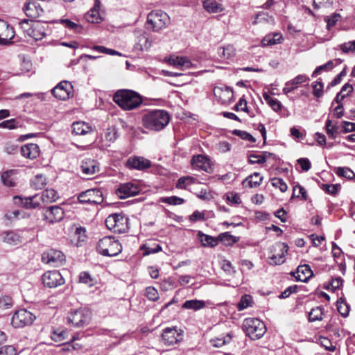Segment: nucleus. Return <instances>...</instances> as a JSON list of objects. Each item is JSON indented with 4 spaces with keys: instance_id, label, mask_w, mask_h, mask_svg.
Instances as JSON below:
<instances>
[{
    "instance_id": "obj_27",
    "label": "nucleus",
    "mask_w": 355,
    "mask_h": 355,
    "mask_svg": "<svg viewBox=\"0 0 355 355\" xmlns=\"http://www.w3.org/2000/svg\"><path fill=\"white\" fill-rule=\"evenodd\" d=\"M111 247V236H107L100 239L96 250L98 252L103 256L110 257L109 249Z\"/></svg>"
},
{
    "instance_id": "obj_53",
    "label": "nucleus",
    "mask_w": 355,
    "mask_h": 355,
    "mask_svg": "<svg viewBox=\"0 0 355 355\" xmlns=\"http://www.w3.org/2000/svg\"><path fill=\"white\" fill-rule=\"evenodd\" d=\"M161 202L171 205H179L184 202V200L178 196H170L165 197L161 199Z\"/></svg>"
},
{
    "instance_id": "obj_62",
    "label": "nucleus",
    "mask_w": 355,
    "mask_h": 355,
    "mask_svg": "<svg viewBox=\"0 0 355 355\" xmlns=\"http://www.w3.org/2000/svg\"><path fill=\"white\" fill-rule=\"evenodd\" d=\"M17 351L12 345H4L0 347V355H16Z\"/></svg>"
},
{
    "instance_id": "obj_10",
    "label": "nucleus",
    "mask_w": 355,
    "mask_h": 355,
    "mask_svg": "<svg viewBox=\"0 0 355 355\" xmlns=\"http://www.w3.org/2000/svg\"><path fill=\"white\" fill-rule=\"evenodd\" d=\"M44 286L49 288H55L64 284V279L58 270L47 271L42 275Z\"/></svg>"
},
{
    "instance_id": "obj_60",
    "label": "nucleus",
    "mask_w": 355,
    "mask_h": 355,
    "mask_svg": "<svg viewBox=\"0 0 355 355\" xmlns=\"http://www.w3.org/2000/svg\"><path fill=\"white\" fill-rule=\"evenodd\" d=\"M141 249L144 250V255L146 256L150 254H154L161 251L162 247L159 244H156L155 247H150L144 245L141 247Z\"/></svg>"
},
{
    "instance_id": "obj_32",
    "label": "nucleus",
    "mask_w": 355,
    "mask_h": 355,
    "mask_svg": "<svg viewBox=\"0 0 355 355\" xmlns=\"http://www.w3.org/2000/svg\"><path fill=\"white\" fill-rule=\"evenodd\" d=\"M40 197L44 203H52L59 198L58 192L53 189H46Z\"/></svg>"
},
{
    "instance_id": "obj_41",
    "label": "nucleus",
    "mask_w": 355,
    "mask_h": 355,
    "mask_svg": "<svg viewBox=\"0 0 355 355\" xmlns=\"http://www.w3.org/2000/svg\"><path fill=\"white\" fill-rule=\"evenodd\" d=\"M323 315V309L321 306L313 308L309 313V320L315 322L322 320Z\"/></svg>"
},
{
    "instance_id": "obj_49",
    "label": "nucleus",
    "mask_w": 355,
    "mask_h": 355,
    "mask_svg": "<svg viewBox=\"0 0 355 355\" xmlns=\"http://www.w3.org/2000/svg\"><path fill=\"white\" fill-rule=\"evenodd\" d=\"M79 282L87 284L88 286H92L95 284V280L92 277L88 272H82L79 275Z\"/></svg>"
},
{
    "instance_id": "obj_43",
    "label": "nucleus",
    "mask_w": 355,
    "mask_h": 355,
    "mask_svg": "<svg viewBox=\"0 0 355 355\" xmlns=\"http://www.w3.org/2000/svg\"><path fill=\"white\" fill-rule=\"evenodd\" d=\"M325 128L327 135L329 138L336 139L338 135V128L336 125H332V121L327 119L325 123Z\"/></svg>"
},
{
    "instance_id": "obj_46",
    "label": "nucleus",
    "mask_w": 355,
    "mask_h": 355,
    "mask_svg": "<svg viewBox=\"0 0 355 355\" xmlns=\"http://www.w3.org/2000/svg\"><path fill=\"white\" fill-rule=\"evenodd\" d=\"M12 173L13 172L12 171H6L2 173L1 181L5 186L9 187H12L15 186V180L12 177Z\"/></svg>"
},
{
    "instance_id": "obj_26",
    "label": "nucleus",
    "mask_w": 355,
    "mask_h": 355,
    "mask_svg": "<svg viewBox=\"0 0 355 355\" xmlns=\"http://www.w3.org/2000/svg\"><path fill=\"white\" fill-rule=\"evenodd\" d=\"M277 247L278 248L280 253L278 254H273L270 257V264L272 265H280L284 263L285 254L287 253L288 249V245L284 243L277 244Z\"/></svg>"
},
{
    "instance_id": "obj_11",
    "label": "nucleus",
    "mask_w": 355,
    "mask_h": 355,
    "mask_svg": "<svg viewBox=\"0 0 355 355\" xmlns=\"http://www.w3.org/2000/svg\"><path fill=\"white\" fill-rule=\"evenodd\" d=\"M191 164L193 169L201 170L208 173L214 171L210 159L203 155H196L192 157Z\"/></svg>"
},
{
    "instance_id": "obj_57",
    "label": "nucleus",
    "mask_w": 355,
    "mask_h": 355,
    "mask_svg": "<svg viewBox=\"0 0 355 355\" xmlns=\"http://www.w3.org/2000/svg\"><path fill=\"white\" fill-rule=\"evenodd\" d=\"M19 126V123L15 119L3 121L0 123L1 128H6L9 130L17 128Z\"/></svg>"
},
{
    "instance_id": "obj_13",
    "label": "nucleus",
    "mask_w": 355,
    "mask_h": 355,
    "mask_svg": "<svg viewBox=\"0 0 355 355\" xmlns=\"http://www.w3.org/2000/svg\"><path fill=\"white\" fill-rule=\"evenodd\" d=\"M78 200L81 203L100 204L103 202L102 192L96 189H88L79 194Z\"/></svg>"
},
{
    "instance_id": "obj_51",
    "label": "nucleus",
    "mask_w": 355,
    "mask_h": 355,
    "mask_svg": "<svg viewBox=\"0 0 355 355\" xmlns=\"http://www.w3.org/2000/svg\"><path fill=\"white\" fill-rule=\"evenodd\" d=\"M313 94L316 98H320L323 95L324 84L320 79L315 81L313 85Z\"/></svg>"
},
{
    "instance_id": "obj_56",
    "label": "nucleus",
    "mask_w": 355,
    "mask_h": 355,
    "mask_svg": "<svg viewBox=\"0 0 355 355\" xmlns=\"http://www.w3.org/2000/svg\"><path fill=\"white\" fill-rule=\"evenodd\" d=\"M296 196L297 198H301L306 200L307 199V194L306 189L300 185H296L293 187V193L292 198Z\"/></svg>"
},
{
    "instance_id": "obj_14",
    "label": "nucleus",
    "mask_w": 355,
    "mask_h": 355,
    "mask_svg": "<svg viewBox=\"0 0 355 355\" xmlns=\"http://www.w3.org/2000/svg\"><path fill=\"white\" fill-rule=\"evenodd\" d=\"M44 219L49 223L60 222L64 216V210L58 205L51 206L46 209L44 214Z\"/></svg>"
},
{
    "instance_id": "obj_17",
    "label": "nucleus",
    "mask_w": 355,
    "mask_h": 355,
    "mask_svg": "<svg viewBox=\"0 0 355 355\" xmlns=\"http://www.w3.org/2000/svg\"><path fill=\"white\" fill-rule=\"evenodd\" d=\"M214 93L222 104H230L233 101L234 93L230 87H216L214 89Z\"/></svg>"
},
{
    "instance_id": "obj_21",
    "label": "nucleus",
    "mask_w": 355,
    "mask_h": 355,
    "mask_svg": "<svg viewBox=\"0 0 355 355\" xmlns=\"http://www.w3.org/2000/svg\"><path fill=\"white\" fill-rule=\"evenodd\" d=\"M80 168L82 173L87 176L93 175L99 171L96 161L91 159H83L81 162Z\"/></svg>"
},
{
    "instance_id": "obj_8",
    "label": "nucleus",
    "mask_w": 355,
    "mask_h": 355,
    "mask_svg": "<svg viewBox=\"0 0 355 355\" xmlns=\"http://www.w3.org/2000/svg\"><path fill=\"white\" fill-rule=\"evenodd\" d=\"M73 87L69 81H62L53 89V95L58 99L65 101L73 96Z\"/></svg>"
},
{
    "instance_id": "obj_45",
    "label": "nucleus",
    "mask_w": 355,
    "mask_h": 355,
    "mask_svg": "<svg viewBox=\"0 0 355 355\" xmlns=\"http://www.w3.org/2000/svg\"><path fill=\"white\" fill-rule=\"evenodd\" d=\"M252 304V297L250 295H244L241 297L240 301L237 304V309L239 311L244 310L245 309L251 306Z\"/></svg>"
},
{
    "instance_id": "obj_24",
    "label": "nucleus",
    "mask_w": 355,
    "mask_h": 355,
    "mask_svg": "<svg viewBox=\"0 0 355 355\" xmlns=\"http://www.w3.org/2000/svg\"><path fill=\"white\" fill-rule=\"evenodd\" d=\"M292 275L297 281L306 282L313 275V271L308 265L299 266L295 272H292Z\"/></svg>"
},
{
    "instance_id": "obj_6",
    "label": "nucleus",
    "mask_w": 355,
    "mask_h": 355,
    "mask_svg": "<svg viewBox=\"0 0 355 355\" xmlns=\"http://www.w3.org/2000/svg\"><path fill=\"white\" fill-rule=\"evenodd\" d=\"M36 316L31 311L21 309L15 312L11 324L15 328H21L33 324Z\"/></svg>"
},
{
    "instance_id": "obj_44",
    "label": "nucleus",
    "mask_w": 355,
    "mask_h": 355,
    "mask_svg": "<svg viewBox=\"0 0 355 355\" xmlns=\"http://www.w3.org/2000/svg\"><path fill=\"white\" fill-rule=\"evenodd\" d=\"M28 34L36 40H40L46 36L44 28L41 26H36L29 30Z\"/></svg>"
},
{
    "instance_id": "obj_25",
    "label": "nucleus",
    "mask_w": 355,
    "mask_h": 355,
    "mask_svg": "<svg viewBox=\"0 0 355 355\" xmlns=\"http://www.w3.org/2000/svg\"><path fill=\"white\" fill-rule=\"evenodd\" d=\"M14 37V31L6 21L0 19V44H4L9 37L11 40Z\"/></svg>"
},
{
    "instance_id": "obj_22",
    "label": "nucleus",
    "mask_w": 355,
    "mask_h": 355,
    "mask_svg": "<svg viewBox=\"0 0 355 355\" xmlns=\"http://www.w3.org/2000/svg\"><path fill=\"white\" fill-rule=\"evenodd\" d=\"M21 154L25 158L34 159L40 155V148L36 144H26L21 147Z\"/></svg>"
},
{
    "instance_id": "obj_40",
    "label": "nucleus",
    "mask_w": 355,
    "mask_h": 355,
    "mask_svg": "<svg viewBox=\"0 0 355 355\" xmlns=\"http://www.w3.org/2000/svg\"><path fill=\"white\" fill-rule=\"evenodd\" d=\"M199 236L201 238V242L203 246L215 247L218 243V237L214 238L211 236L199 232Z\"/></svg>"
},
{
    "instance_id": "obj_54",
    "label": "nucleus",
    "mask_w": 355,
    "mask_h": 355,
    "mask_svg": "<svg viewBox=\"0 0 355 355\" xmlns=\"http://www.w3.org/2000/svg\"><path fill=\"white\" fill-rule=\"evenodd\" d=\"M270 182L274 187L278 188L282 192H285L288 189L286 183L282 178H273Z\"/></svg>"
},
{
    "instance_id": "obj_39",
    "label": "nucleus",
    "mask_w": 355,
    "mask_h": 355,
    "mask_svg": "<svg viewBox=\"0 0 355 355\" xmlns=\"http://www.w3.org/2000/svg\"><path fill=\"white\" fill-rule=\"evenodd\" d=\"M282 35L279 33L268 35L263 38L261 44L263 46H270L280 43Z\"/></svg>"
},
{
    "instance_id": "obj_31",
    "label": "nucleus",
    "mask_w": 355,
    "mask_h": 355,
    "mask_svg": "<svg viewBox=\"0 0 355 355\" xmlns=\"http://www.w3.org/2000/svg\"><path fill=\"white\" fill-rule=\"evenodd\" d=\"M263 178L257 172L247 177L243 181V184L248 186L250 188L259 187L262 182Z\"/></svg>"
},
{
    "instance_id": "obj_5",
    "label": "nucleus",
    "mask_w": 355,
    "mask_h": 355,
    "mask_svg": "<svg viewBox=\"0 0 355 355\" xmlns=\"http://www.w3.org/2000/svg\"><path fill=\"white\" fill-rule=\"evenodd\" d=\"M91 312L87 309H78L71 311L67 317V324L73 327H82L89 324Z\"/></svg>"
},
{
    "instance_id": "obj_1",
    "label": "nucleus",
    "mask_w": 355,
    "mask_h": 355,
    "mask_svg": "<svg viewBox=\"0 0 355 355\" xmlns=\"http://www.w3.org/2000/svg\"><path fill=\"white\" fill-rule=\"evenodd\" d=\"M112 100L123 110L137 109L143 103V98L139 93L125 89L117 90Z\"/></svg>"
},
{
    "instance_id": "obj_23",
    "label": "nucleus",
    "mask_w": 355,
    "mask_h": 355,
    "mask_svg": "<svg viewBox=\"0 0 355 355\" xmlns=\"http://www.w3.org/2000/svg\"><path fill=\"white\" fill-rule=\"evenodd\" d=\"M15 198L18 199L22 207L26 209H36L40 206L41 199L39 195L24 198L16 196Z\"/></svg>"
},
{
    "instance_id": "obj_59",
    "label": "nucleus",
    "mask_w": 355,
    "mask_h": 355,
    "mask_svg": "<svg viewBox=\"0 0 355 355\" xmlns=\"http://www.w3.org/2000/svg\"><path fill=\"white\" fill-rule=\"evenodd\" d=\"M13 304L10 296L3 295L0 297V309H10Z\"/></svg>"
},
{
    "instance_id": "obj_38",
    "label": "nucleus",
    "mask_w": 355,
    "mask_h": 355,
    "mask_svg": "<svg viewBox=\"0 0 355 355\" xmlns=\"http://www.w3.org/2000/svg\"><path fill=\"white\" fill-rule=\"evenodd\" d=\"M46 183V178L42 174H37L31 182V187L35 189H42Z\"/></svg>"
},
{
    "instance_id": "obj_58",
    "label": "nucleus",
    "mask_w": 355,
    "mask_h": 355,
    "mask_svg": "<svg viewBox=\"0 0 355 355\" xmlns=\"http://www.w3.org/2000/svg\"><path fill=\"white\" fill-rule=\"evenodd\" d=\"M343 62V60L340 58L334 59L328 61L324 64L320 65L322 71H329L334 68L336 66L340 64Z\"/></svg>"
},
{
    "instance_id": "obj_36",
    "label": "nucleus",
    "mask_w": 355,
    "mask_h": 355,
    "mask_svg": "<svg viewBox=\"0 0 355 355\" xmlns=\"http://www.w3.org/2000/svg\"><path fill=\"white\" fill-rule=\"evenodd\" d=\"M196 182V178L192 176H182L180 178L175 184L179 189H187V187Z\"/></svg>"
},
{
    "instance_id": "obj_47",
    "label": "nucleus",
    "mask_w": 355,
    "mask_h": 355,
    "mask_svg": "<svg viewBox=\"0 0 355 355\" xmlns=\"http://www.w3.org/2000/svg\"><path fill=\"white\" fill-rule=\"evenodd\" d=\"M270 153L265 152L263 155H251L249 157V162L253 164H263L266 162Z\"/></svg>"
},
{
    "instance_id": "obj_28",
    "label": "nucleus",
    "mask_w": 355,
    "mask_h": 355,
    "mask_svg": "<svg viewBox=\"0 0 355 355\" xmlns=\"http://www.w3.org/2000/svg\"><path fill=\"white\" fill-rule=\"evenodd\" d=\"M99 1H96L94 8H91L85 15V19L89 23H99L101 21L98 10L97 8L99 5Z\"/></svg>"
},
{
    "instance_id": "obj_52",
    "label": "nucleus",
    "mask_w": 355,
    "mask_h": 355,
    "mask_svg": "<svg viewBox=\"0 0 355 355\" xmlns=\"http://www.w3.org/2000/svg\"><path fill=\"white\" fill-rule=\"evenodd\" d=\"M338 176L345 177L347 179H353L355 174L349 168L347 167H338L336 171Z\"/></svg>"
},
{
    "instance_id": "obj_12",
    "label": "nucleus",
    "mask_w": 355,
    "mask_h": 355,
    "mask_svg": "<svg viewBox=\"0 0 355 355\" xmlns=\"http://www.w3.org/2000/svg\"><path fill=\"white\" fill-rule=\"evenodd\" d=\"M139 192L140 188L139 186L132 182L121 184L115 191L116 195L121 199L135 196L139 194Z\"/></svg>"
},
{
    "instance_id": "obj_2",
    "label": "nucleus",
    "mask_w": 355,
    "mask_h": 355,
    "mask_svg": "<svg viewBox=\"0 0 355 355\" xmlns=\"http://www.w3.org/2000/svg\"><path fill=\"white\" fill-rule=\"evenodd\" d=\"M170 121V116L163 110H154L145 114L142 117V124L152 131L164 129Z\"/></svg>"
},
{
    "instance_id": "obj_29",
    "label": "nucleus",
    "mask_w": 355,
    "mask_h": 355,
    "mask_svg": "<svg viewBox=\"0 0 355 355\" xmlns=\"http://www.w3.org/2000/svg\"><path fill=\"white\" fill-rule=\"evenodd\" d=\"M150 46V42L148 35L144 32L137 37L135 44V49L137 51H144L148 49Z\"/></svg>"
},
{
    "instance_id": "obj_4",
    "label": "nucleus",
    "mask_w": 355,
    "mask_h": 355,
    "mask_svg": "<svg viewBox=\"0 0 355 355\" xmlns=\"http://www.w3.org/2000/svg\"><path fill=\"white\" fill-rule=\"evenodd\" d=\"M170 23V18L165 12L155 10L148 13L147 17L148 28L153 31H158L166 28Z\"/></svg>"
},
{
    "instance_id": "obj_3",
    "label": "nucleus",
    "mask_w": 355,
    "mask_h": 355,
    "mask_svg": "<svg viewBox=\"0 0 355 355\" xmlns=\"http://www.w3.org/2000/svg\"><path fill=\"white\" fill-rule=\"evenodd\" d=\"M243 329L252 340L261 338L266 331L265 324L260 320L253 318L244 320Z\"/></svg>"
},
{
    "instance_id": "obj_34",
    "label": "nucleus",
    "mask_w": 355,
    "mask_h": 355,
    "mask_svg": "<svg viewBox=\"0 0 355 355\" xmlns=\"http://www.w3.org/2000/svg\"><path fill=\"white\" fill-rule=\"evenodd\" d=\"M218 54L219 57L223 60H227L235 54V49L231 44L225 46H220L218 49Z\"/></svg>"
},
{
    "instance_id": "obj_20",
    "label": "nucleus",
    "mask_w": 355,
    "mask_h": 355,
    "mask_svg": "<svg viewBox=\"0 0 355 355\" xmlns=\"http://www.w3.org/2000/svg\"><path fill=\"white\" fill-rule=\"evenodd\" d=\"M202 7L210 14H216L225 10V7L221 0H204L202 1Z\"/></svg>"
},
{
    "instance_id": "obj_9",
    "label": "nucleus",
    "mask_w": 355,
    "mask_h": 355,
    "mask_svg": "<svg viewBox=\"0 0 355 355\" xmlns=\"http://www.w3.org/2000/svg\"><path fill=\"white\" fill-rule=\"evenodd\" d=\"M42 260L44 263L50 264L53 267H58L64 262L65 256L60 250L51 249L42 254Z\"/></svg>"
},
{
    "instance_id": "obj_61",
    "label": "nucleus",
    "mask_w": 355,
    "mask_h": 355,
    "mask_svg": "<svg viewBox=\"0 0 355 355\" xmlns=\"http://www.w3.org/2000/svg\"><path fill=\"white\" fill-rule=\"evenodd\" d=\"M339 184H323L322 188L329 194L336 195L340 189Z\"/></svg>"
},
{
    "instance_id": "obj_42",
    "label": "nucleus",
    "mask_w": 355,
    "mask_h": 355,
    "mask_svg": "<svg viewBox=\"0 0 355 355\" xmlns=\"http://www.w3.org/2000/svg\"><path fill=\"white\" fill-rule=\"evenodd\" d=\"M171 64L175 67H185L186 68H190L191 63L190 60L186 57L178 56L175 58L170 60Z\"/></svg>"
},
{
    "instance_id": "obj_48",
    "label": "nucleus",
    "mask_w": 355,
    "mask_h": 355,
    "mask_svg": "<svg viewBox=\"0 0 355 355\" xmlns=\"http://www.w3.org/2000/svg\"><path fill=\"white\" fill-rule=\"evenodd\" d=\"M144 295L149 300L153 302H155L159 298L157 290L153 286L147 287Z\"/></svg>"
},
{
    "instance_id": "obj_15",
    "label": "nucleus",
    "mask_w": 355,
    "mask_h": 355,
    "mask_svg": "<svg viewBox=\"0 0 355 355\" xmlns=\"http://www.w3.org/2000/svg\"><path fill=\"white\" fill-rule=\"evenodd\" d=\"M126 166L130 169L145 170L149 168L151 166V162L141 156L130 157L126 161Z\"/></svg>"
},
{
    "instance_id": "obj_18",
    "label": "nucleus",
    "mask_w": 355,
    "mask_h": 355,
    "mask_svg": "<svg viewBox=\"0 0 355 355\" xmlns=\"http://www.w3.org/2000/svg\"><path fill=\"white\" fill-rule=\"evenodd\" d=\"M112 218L114 222L112 229L115 233H123L128 230V219L123 213H114Z\"/></svg>"
},
{
    "instance_id": "obj_35",
    "label": "nucleus",
    "mask_w": 355,
    "mask_h": 355,
    "mask_svg": "<svg viewBox=\"0 0 355 355\" xmlns=\"http://www.w3.org/2000/svg\"><path fill=\"white\" fill-rule=\"evenodd\" d=\"M263 97L267 104L272 108L273 111L278 112L282 109L283 105L279 100L272 98L267 93H263Z\"/></svg>"
},
{
    "instance_id": "obj_55",
    "label": "nucleus",
    "mask_w": 355,
    "mask_h": 355,
    "mask_svg": "<svg viewBox=\"0 0 355 355\" xmlns=\"http://www.w3.org/2000/svg\"><path fill=\"white\" fill-rule=\"evenodd\" d=\"M233 134L236 136H239L242 139L250 141L252 143H254L256 141L255 138L252 135H250V133H248L246 131L240 130H234L233 131Z\"/></svg>"
},
{
    "instance_id": "obj_7",
    "label": "nucleus",
    "mask_w": 355,
    "mask_h": 355,
    "mask_svg": "<svg viewBox=\"0 0 355 355\" xmlns=\"http://www.w3.org/2000/svg\"><path fill=\"white\" fill-rule=\"evenodd\" d=\"M182 339V331L176 327H166L163 329L162 340L164 345L170 346L179 343Z\"/></svg>"
},
{
    "instance_id": "obj_64",
    "label": "nucleus",
    "mask_w": 355,
    "mask_h": 355,
    "mask_svg": "<svg viewBox=\"0 0 355 355\" xmlns=\"http://www.w3.org/2000/svg\"><path fill=\"white\" fill-rule=\"evenodd\" d=\"M234 110L236 111L241 110L249 113V110L247 106V101L243 97L241 98L239 102L235 105Z\"/></svg>"
},
{
    "instance_id": "obj_63",
    "label": "nucleus",
    "mask_w": 355,
    "mask_h": 355,
    "mask_svg": "<svg viewBox=\"0 0 355 355\" xmlns=\"http://www.w3.org/2000/svg\"><path fill=\"white\" fill-rule=\"evenodd\" d=\"M338 311L340 313V315L343 317H347L349 314V307L345 302H338L337 306Z\"/></svg>"
},
{
    "instance_id": "obj_33",
    "label": "nucleus",
    "mask_w": 355,
    "mask_h": 355,
    "mask_svg": "<svg viewBox=\"0 0 355 355\" xmlns=\"http://www.w3.org/2000/svg\"><path fill=\"white\" fill-rule=\"evenodd\" d=\"M3 241L8 244L16 245L21 242V238L14 232H6L3 233Z\"/></svg>"
},
{
    "instance_id": "obj_37",
    "label": "nucleus",
    "mask_w": 355,
    "mask_h": 355,
    "mask_svg": "<svg viewBox=\"0 0 355 355\" xmlns=\"http://www.w3.org/2000/svg\"><path fill=\"white\" fill-rule=\"evenodd\" d=\"M205 306V303L202 300H187L182 306L185 309H193L194 311L200 310Z\"/></svg>"
},
{
    "instance_id": "obj_19",
    "label": "nucleus",
    "mask_w": 355,
    "mask_h": 355,
    "mask_svg": "<svg viewBox=\"0 0 355 355\" xmlns=\"http://www.w3.org/2000/svg\"><path fill=\"white\" fill-rule=\"evenodd\" d=\"M309 81V78L304 74L295 76L292 80L287 81L282 89V92L285 95H288L292 91L296 89L300 84Z\"/></svg>"
},
{
    "instance_id": "obj_30",
    "label": "nucleus",
    "mask_w": 355,
    "mask_h": 355,
    "mask_svg": "<svg viewBox=\"0 0 355 355\" xmlns=\"http://www.w3.org/2000/svg\"><path fill=\"white\" fill-rule=\"evenodd\" d=\"M91 131V127L85 122L76 121L72 124V132L76 135H84Z\"/></svg>"
},
{
    "instance_id": "obj_50",
    "label": "nucleus",
    "mask_w": 355,
    "mask_h": 355,
    "mask_svg": "<svg viewBox=\"0 0 355 355\" xmlns=\"http://www.w3.org/2000/svg\"><path fill=\"white\" fill-rule=\"evenodd\" d=\"M338 49L344 53H355V40L343 43Z\"/></svg>"
},
{
    "instance_id": "obj_16",
    "label": "nucleus",
    "mask_w": 355,
    "mask_h": 355,
    "mask_svg": "<svg viewBox=\"0 0 355 355\" xmlns=\"http://www.w3.org/2000/svg\"><path fill=\"white\" fill-rule=\"evenodd\" d=\"M26 15L31 19L35 20L42 15L44 10L37 2L29 1L24 6Z\"/></svg>"
}]
</instances>
